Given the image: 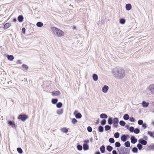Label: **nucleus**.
Segmentation results:
<instances>
[{
    "label": "nucleus",
    "mask_w": 154,
    "mask_h": 154,
    "mask_svg": "<svg viewBox=\"0 0 154 154\" xmlns=\"http://www.w3.org/2000/svg\"><path fill=\"white\" fill-rule=\"evenodd\" d=\"M137 146L140 150L143 147V146L140 143L138 144L137 145Z\"/></svg>",
    "instance_id": "39"
},
{
    "label": "nucleus",
    "mask_w": 154,
    "mask_h": 154,
    "mask_svg": "<svg viewBox=\"0 0 154 154\" xmlns=\"http://www.w3.org/2000/svg\"><path fill=\"white\" fill-rule=\"evenodd\" d=\"M119 154H129L130 149L125 147L122 146L120 148L119 150L118 149Z\"/></svg>",
    "instance_id": "3"
},
{
    "label": "nucleus",
    "mask_w": 154,
    "mask_h": 154,
    "mask_svg": "<svg viewBox=\"0 0 154 154\" xmlns=\"http://www.w3.org/2000/svg\"><path fill=\"white\" fill-rule=\"evenodd\" d=\"M60 130L63 132L65 133H67L68 131V130L65 128H61L60 129Z\"/></svg>",
    "instance_id": "19"
},
{
    "label": "nucleus",
    "mask_w": 154,
    "mask_h": 154,
    "mask_svg": "<svg viewBox=\"0 0 154 154\" xmlns=\"http://www.w3.org/2000/svg\"><path fill=\"white\" fill-rule=\"evenodd\" d=\"M17 151L20 154H21L23 152V151L21 148H18L17 149Z\"/></svg>",
    "instance_id": "44"
},
{
    "label": "nucleus",
    "mask_w": 154,
    "mask_h": 154,
    "mask_svg": "<svg viewBox=\"0 0 154 154\" xmlns=\"http://www.w3.org/2000/svg\"><path fill=\"white\" fill-rule=\"evenodd\" d=\"M52 30L54 34L58 37H62L64 35V33L63 31L57 28L53 27Z\"/></svg>",
    "instance_id": "2"
},
{
    "label": "nucleus",
    "mask_w": 154,
    "mask_h": 154,
    "mask_svg": "<svg viewBox=\"0 0 154 154\" xmlns=\"http://www.w3.org/2000/svg\"><path fill=\"white\" fill-rule=\"evenodd\" d=\"M149 104V103H146L145 101H143L142 103V106L143 107L146 108L148 106Z\"/></svg>",
    "instance_id": "11"
},
{
    "label": "nucleus",
    "mask_w": 154,
    "mask_h": 154,
    "mask_svg": "<svg viewBox=\"0 0 154 154\" xmlns=\"http://www.w3.org/2000/svg\"><path fill=\"white\" fill-rule=\"evenodd\" d=\"M108 123L109 124L111 125L112 123V118L109 117L108 119Z\"/></svg>",
    "instance_id": "30"
},
{
    "label": "nucleus",
    "mask_w": 154,
    "mask_h": 154,
    "mask_svg": "<svg viewBox=\"0 0 154 154\" xmlns=\"http://www.w3.org/2000/svg\"><path fill=\"white\" fill-rule=\"evenodd\" d=\"M76 28V27L75 26H74L73 27V29H75Z\"/></svg>",
    "instance_id": "62"
},
{
    "label": "nucleus",
    "mask_w": 154,
    "mask_h": 154,
    "mask_svg": "<svg viewBox=\"0 0 154 154\" xmlns=\"http://www.w3.org/2000/svg\"><path fill=\"white\" fill-rule=\"evenodd\" d=\"M134 128L132 126L129 129V131L131 132H134Z\"/></svg>",
    "instance_id": "49"
},
{
    "label": "nucleus",
    "mask_w": 154,
    "mask_h": 154,
    "mask_svg": "<svg viewBox=\"0 0 154 154\" xmlns=\"http://www.w3.org/2000/svg\"><path fill=\"white\" fill-rule=\"evenodd\" d=\"M22 67L24 68L25 70H27L28 69V66L26 65L23 64L22 65Z\"/></svg>",
    "instance_id": "42"
},
{
    "label": "nucleus",
    "mask_w": 154,
    "mask_h": 154,
    "mask_svg": "<svg viewBox=\"0 0 154 154\" xmlns=\"http://www.w3.org/2000/svg\"><path fill=\"white\" fill-rule=\"evenodd\" d=\"M11 26V23H6L4 26V28L5 29H6L9 28Z\"/></svg>",
    "instance_id": "16"
},
{
    "label": "nucleus",
    "mask_w": 154,
    "mask_h": 154,
    "mask_svg": "<svg viewBox=\"0 0 154 154\" xmlns=\"http://www.w3.org/2000/svg\"><path fill=\"white\" fill-rule=\"evenodd\" d=\"M112 72L114 76L118 79H122L125 75L124 70L120 68L114 69L112 71Z\"/></svg>",
    "instance_id": "1"
},
{
    "label": "nucleus",
    "mask_w": 154,
    "mask_h": 154,
    "mask_svg": "<svg viewBox=\"0 0 154 154\" xmlns=\"http://www.w3.org/2000/svg\"><path fill=\"white\" fill-rule=\"evenodd\" d=\"M146 91L154 95V84H151L148 86L146 88Z\"/></svg>",
    "instance_id": "4"
},
{
    "label": "nucleus",
    "mask_w": 154,
    "mask_h": 154,
    "mask_svg": "<svg viewBox=\"0 0 154 154\" xmlns=\"http://www.w3.org/2000/svg\"><path fill=\"white\" fill-rule=\"evenodd\" d=\"M112 154H117L116 151L115 150H113L112 151Z\"/></svg>",
    "instance_id": "54"
},
{
    "label": "nucleus",
    "mask_w": 154,
    "mask_h": 154,
    "mask_svg": "<svg viewBox=\"0 0 154 154\" xmlns=\"http://www.w3.org/2000/svg\"><path fill=\"white\" fill-rule=\"evenodd\" d=\"M106 121L105 119H103L101 122V124L102 125H104L106 124Z\"/></svg>",
    "instance_id": "45"
},
{
    "label": "nucleus",
    "mask_w": 154,
    "mask_h": 154,
    "mask_svg": "<svg viewBox=\"0 0 154 154\" xmlns=\"http://www.w3.org/2000/svg\"><path fill=\"white\" fill-rule=\"evenodd\" d=\"M77 112L78 111L77 110L75 111L74 112V114L75 115L76 114V113H77Z\"/></svg>",
    "instance_id": "57"
},
{
    "label": "nucleus",
    "mask_w": 154,
    "mask_h": 154,
    "mask_svg": "<svg viewBox=\"0 0 154 154\" xmlns=\"http://www.w3.org/2000/svg\"><path fill=\"white\" fill-rule=\"evenodd\" d=\"M127 136L125 135H123L121 137V140L123 142H125L127 140Z\"/></svg>",
    "instance_id": "12"
},
{
    "label": "nucleus",
    "mask_w": 154,
    "mask_h": 154,
    "mask_svg": "<svg viewBox=\"0 0 154 154\" xmlns=\"http://www.w3.org/2000/svg\"><path fill=\"white\" fill-rule=\"evenodd\" d=\"M140 131L138 128L135 129L134 131V132L136 134H138L139 133Z\"/></svg>",
    "instance_id": "40"
},
{
    "label": "nucleus",
    "mask_w": 154,
    "mask_h": 154,
    "mask_svg": "<svg viewBox=\"0 0 154 154\" xmlns=\"http://www.w3.org/2000/svg\"><path fill=\"white\" fill-rule=\"evenodd\" d=\"M100 150L102 153H104L105 152V147L104 145L102 146L100 148Z\"/></svg>",
    "instance_id": "13"
},
{
    "label": "nucleus",
    "mask_w": 154,
    "mask_h": 154,
    "mask_svg": "<svg viewBox=\"0 0 154 154\" xmlns=\"http://www.w3.org/2000/svg\"><path fill=\"white\" fill-rule=\"evenodd\" d=\"M129 120L130 122H134L135 121L133 117H131L129 119Z\"/></svg>",
    "instance_id": "51"
},
{
    "label": "nucleus",
    "mask_w": 154,
    "mask_h": 154,
    "mask_svg": "<svg viewBox=\"0 0 154 154\" xmlns=\"http://www.w3.org/2000/svg\"><path fill=\"white\" fill-rule=\"evenodd\" d=\"M109 87L107 85H104L102 88V91L103 92L106 93L108 90Z\"/></svg>",
    "instance_id": "9"
},
{
    "label": "nucleus",
    "mask_w": 154,
    "mask_h": 154,
    "mask_svg": "<svg viewBox=\"0 0 154 154\" xmlns=\"http://www.w3.org/2000/svg\"><path fill=\"white\" fill-rule=\"evenodd\" d=\"M138 123L139 125H142L143 123V122L142 120H139L138 122Z\"/></svg>",
    "instance_id": "50"
},
{
    "label": "nucleus",
    "mask_w": 154,
    "mask_h": 154,
    "mask_svg": "<svg viewBox=\"0 0 154 154\" xmlns=\"http://www.w3.org/2000/svg\"><path fill=\"white\" fill-rule=\"evenodd\" d=\"M125 8L127 11H129L132 8V6L131 4H128L125 5Z\"/></svg>",
    "instance_id": "10"
},
{
    "label": "nucleus",
    "mask_w": 154,
    "mask_h": 154,
    "mask_svg": "<svg viewBox=\"0 0 154 154\" xmlns=\"http://www.w3.org/2000/svg\"><path fill=\"white\" fill-rule=\"evenodd\" d=\"M8 59L9 60H12L14 59V57L12 55H8Z\"/></svg>",
    "instance_id": "31"
},
{
    "label": "nucleus",
    "mask_w": 154,
    "mask_h": 154,
    "mask_svg": "<svg viewBox=\"0 0 154 154\" xmlns=\"http://www.w3.org/2000/svg\"><path fill=\"white\" fill-rule=\"evenodd\" d=\"M109 141L110 143H114L115 140L113 138H111L109 139Z\"/></svg>",
    "instance_id": "43"
},
{
    "label": "nucleus",
    "mask_w": 154,
    "mask_h": 154,
    "mask_svg": "<svg viewBox=\"0 0 154 154\" xmlns=\"http://www.w3.org/2000/svg\"><path fill=\"white\" fill-rule=\"evenodd\" d=\"M58 99H53L52 100L51 102L53 104H56L58 101Z\"/></svg>",
    "instance_id": "29"
},
{
    "label": "nucleus",
    "mask_w": 154,
    "mask_h": 154,
    "mask_svg": "<svg viewBox=\"0 0 154 154\" xmlns=\"http://www.w3.org/2000/svg\"><path fill=\"white\" fill-rule=\"evenodd\" d=\"M106 150L109 152H111L113 149V148L110 146L108 145L106 146Z\"/></svg>",
    "instance_id": "18"
},
{
    "label": "nucleus",
    "mask_w": 154,
    "mask_h": 154,
    "mask_svg": "<svg viewBox=\"0 0 154 154\" xmlns=\"http://www.w3.org/2000/svg\"><path fill=\"white\" fill-rule=\"evenodd\" d=\"M77 148L78 150H80V151L82 150V146H81L79 145L77 146Z\"/></svg>",
    "instance_id": "48"
},
{
    "label": "nucleus",
    "mask_w": 154,
    "mask_h": 154,
    "mask_svg": "<svg viewBox=\"0 0 154 154\" xmlns=\"http://www.w3.org/2000/svg\"><path fill=\"white\" fill-rule=\"evenodd\" d=\"M153 105H154V102L153 103Z\"/></svg>",
    "instance_id": "64"
},
{
    "label": "nucleus",
    "mask_w": 154,
    "mask_h": 154,
    "mask_svg": "<svg viewBox=\"0 0 154 154\" xmlns=\"http://www.w3.org/2000/svg\"><path fill=\"white\" fill-rule=\"evenodd\" d=\"M89 140H85L84 141V142L85 143H88L89 142Z\"/></svg>",
    "instance_id": "55"
},
{
    "label": "nucleus",
    "mask_w": 154,
    "mask_h": 154,
    "mask_svg": "<svg viewBox=\"0 0 154 154\" xmlns=\"http://www.w3.org/2000/svg\"><path fill=\"white\" fill-rule=\"evenodd\" d=\"M75 117L76 119H80L82 117V116L81 113H76L75 115Z\"/></svg>",
    "instance_id": "20"
},
{
    "label": "nucleus",
    "mask_w": 154,
    "mask_h": 154,
    "mask_svg": "<svg viewBox=\"0 0 154 154\" xmlns=\"http://www.w3.org/2000/svg\"><path fill=\"white\" fill-rule=\"evenodd\" d=\"M142 125V127L144 128V129H145L146 127V123H144Z\"/></svg>",
    "instance_id": "53"
},
{
    "label": "nucleus",
    "mask_w": 154,
    "mask_h": 154,
    "mask_svg": "<svg viewBox=\"0 0 154 154\" xmlns=\"http://www.w3.org/2000/svg\"><path fill=\"white\" fill-rule=\"evenodd\" d=\"M93 78L94 80L95 81H97L98 80V76L96 74H93Z\"/></svg>",
    "instance_id": "21"
},
{
    "label": "nucleus",
    "mask_w": 154,
    "mask_h": 154,
    "mask_svg": "<svg viewBox=\"0 0 154 154\" xmlns=\"http://www.w3.org/2000/svg\"><path fill=\"white\" fill-rule=\"evenodd\" d=\"M132 151L133 152L137 153L138 151V149L136 147H134L133 148Z\"/></svg>",
    "instance_id": "37"
},
{
    "label": "nucleus",
    "mask_w": 154,
    "mask_h": 154,
    "mask_svg": "<svg viewBox=\"0 0 154 154\" xmlns=\"http://www.w3.org/2000/svg\"><path fill=\"white\" fill-rule=\"evenodd\" d=\"M87 130L89 132H92V128H91V127L90 126H88V127H87Z\"/></svg>",
    "instance_id": "46"
},
{
    "label": "nucleus",
    "mask_w": 154,
    "mask_h": 154,
    "mask_svg": "<svg viewBox=\"0 0 154 154\" xmlns=\"http://www.w3.org/2000/svg\"><path fill=\"white\" fill-rule=\"evenodd\" d=\"M152 124L154 126V122H152Z\"/></svg>",
    "instance_id": "63"
},
{
    "label": "nucleus",
    "mask_w": 154,
    "mask_h": 154,
    "mask_svg": "<svg viewBox=\"0 0 154 154\" xmlns=\"http://www.w3.org/2000/svg\"><path fill=\"white\" fill-rule=\"evenodd\" d=\"M115 145L116 147H118L121 146V144L119 142H116Z\"/></svg>",
    "instance_id": "41"
},
{
    "label": "nucleus",
    "mask_w": 154,
    "mask_h": 154,
    "mask_svg": "<svg viewBox=\"0 0 154 154\" xmlns=\"http://www.w3.org/2000/svg\"><path fill=\"white\" fill-rule=\"evenodd\" d=\"M95 154H100V152L99 151H97V152Z\"/></svg>",
    "instance_id": "58"
},
{
    "label": "nucleus",
    "mask_w": 154,
    "mask_h": 154,
    "mask_svg": "<svg viewBox=\"0 0 154 154\" xmlns=\"http://www.w3.org/2000/svg\"><path fill=\"white\" fill-rule=\"evenodd\" d=\"M43 25V24L40 22H38L36 23V26L39 27H42Z\"/></svg>",
    "instance_id": "25"
},
{
    "label": "nucleus",
    "mask_w": 154,
    "mask_h": 154,
    "mask_svg": "<svg viewBox=\"0 0 154 154\" xmlns=\"http://www.w3.org/2000/svg\"><path fill=\"white\" fill-rule=\"evenodd\" d=\"M151 147L152 148H154V144L151 146Z\"/></svg>",
    "instance_id": "61"
},
{
    "label": "nucleus",
    "mask_w": 154,
    "mask_h": 154,
    "mask_svg": "<svg viewBox=\"0 0 154 154\" xmlns=\"http://www.w3.org/2000/svg\"><path fill=\"white\" fill-rule=\"evenodd\" d=\"M100 118L102 119H107L108 117L104 113H102L100 115Z\"/></svg>",
    "instance_id": "17"
},
{
    "label": "nucleus",
    "mask_w": 154,
    "mask_h": 154,
    "mask_svg": "<svg viewBox=\"0 0 154 154\" xmlns=\"http://www.w3.org/2000/svg\"><path fill=\"white\" fill-rule=\"evenodd\" d=\"M63 109H61L58 110L57 111V112L58 114L60 115L63 113Z\"/></svg>",
    "instance_id": "27"
},
{
    "label": "nucleus",
    "mask_w": 154,
    "mask_h": 154,
    "mask_svg": "<svg viewBox=\"0 0 154 154\" xmlns=\"http://www.w3.org/2000/svg\"><path fill=\"white\" fill-rule=\"evenodd\" d=\"M129 116L128 114H125L123 116V118L125 120H128L129 119Z\"/></svg>",
    "instance_id": "28"
},
{
    "label": "nucleus",
    "mask_w": 154,
    "mask_h": 154,
    "mask_svg": "<svg viewBox=\"0 0 154 154\" xmlns=\"http://www.w3.org/2000/svg\"><path fill=\"white\" fill-rule=\"evenodd\" d=\"M17 19L19 22H21L23 20V17L22 15H20L18 17Z\"/></svg>",
    "instance_id": "14"
},
{
    "label": "nucleus",
    "mask_w": 154,
    "mask_h": 154,
    "mask_svg": "<svg viewBox=\"0 0 154 154\" xmlns=\"http://www.w3.org/2000/svg\"><path fill=\"white\" fill-rule=\"evenodd\" d=\"M119 124L121 126H124L125 125L126 123L125 122L123 121H120L119 122Z\"/></svg>",
    "instance_id": "38"
},
{
    "label": "nucleus",
    "mask_w": 154,
    "mask_h": 154,
    "mask_svg": "<svg viewBox=\"0 0 154 154\" xmlns=\"http://www.w3.org/2000/svg\"><path fill=\"white\" fill-rule=\"evenodd\" d=\"M131 142L132 143L134 144L136 143L137 141V139L135 138L134 136H131Z\"/></svg>",
    "instance_id": "8"
},
{
    "label": "nucleus",
    "mask_w": 154,
    "mask_h": 154,
    "mask_svg": "<svg viewBox=\"0 0 154 154\" xmlns=\"http://www.w3.org/2000/svg\"><path fill=\"white\" fill-rule=\"evenodd\" d=\"M148 135H149L150 137L154 138V132H152L151 131H148Z\"/></svg>",
    "instance_id": "23"
},
{
    "label": "nucleus",
    "mask_w": 154,
    "mask_h": 154,
    "mask_svg": "<svg viewBox=\"0 0 154 154\" xmlns=\"http://www.w3.org/2000/svg\"><path fill=\"white\" fill-rule=\"evenodd\" d=\"M13 22H15L17 21V20H16V19L15 18H14L13 19Z\"/></svg>",
    "instance_id": "56"
},
{
    "label": "nucleus",
    "mask_w": 154,
    "mask_h": 154,
    "mask_svg": "<svg viewBox=\"0 0 154 154\" xmlns=\"http://www.w3.org/2000/svg\"><path fill=\"white\" fill-rule=\"evenodd\" d=\"M83 148L84 150H86L88 149V146L86 144H84L83 145Z\"/></svg>",
    "instance_id": "22"
},
{
    "label": "nucleus",
    "mask_w": 154,
    "mask_h": 154,
    "mask_svg": "<svg viewBox=\"0 0 154 154\" xmlns=\"http://www.w3.org/2000/svg\"><path fill=\"white\" fill-rule=\"evenodd\" d=\"M27 118V116L25 115H20L18 117V119H20L23 121H24Z\"/></svg>",
    "instance_id": "5"
},
{
    "label": "nucleus",
    "mask_w": 154,
    "mask_h": 154,
    "mask_svg": "<svg viewBox=\"0 0 154 154\" xmlns=\"http://www.w3.org/2000/svg\"><path fill=\"white\" fill-rule=\"evenodd\" d=\"M114 137L116 138H118L119 137V134L118 132L116 133L114 135Z\"/></svg>",
    "instance_id": "35"
},
{
    "label": "nucleus",
    "mask_w": 154,
    "mask_h": 154,
    "mask_svg": "<svg viewBox=\"0 0 154 154\" xmlns=\"http://www.w3.org/2000/svg\"><path fill=\"white\" fill-rule=\"evenodd\" d=\"M62 106V104L61 102L58 103L56 105V106L58 108H60Z\"/></svg>",
    "instance_id": "32"
},
{
    "label": "nucleus",
    "mask_w": 154,
    "mask_h": 154,
    "mask_svg": "<svg viewBox=\"0 0 154 154\" xmlns=\"http://www.w3.org/2000/svg\"><path fill=\"white\" fill-rule=\"evenodd\" d=\"M8 124L12 126L13 127H15V124L14 122L11 121H8Z\"/></svg>",
    "instance_id": "26"
},
{
    "label": "nucleus",
    "mask_w": 154,
    "mask_h": 154,
    "mask_svg": "<svg viewBox=\"0 0 154 154\" xmlns=\"http://www.w3.org/2000/svg\"><path fill=\"white\" fill-rule=\"evenodd\" d=\"M26 31V29L24 28H23L22 29V32L23 33L25 34Z\"/></svg>",
    "instance_id": "52"
},
{
    "label": "nucleus",
    "mask_w": 154,
    "mask_h": 154,
    "mask_svg": "<svg viewBox=\"0 0 154 154\" xmlns=\"http://www.w3.org/2000/svg\"><path fill=\"white\" fill-rule=\"evenodd\" d=\"M17 63H18L21 64V61L20 60H18L17 61Z\"/></svg>",
    "instance_id": "59"
},
{
    "label": "nucleus",
    "mask_w": 154,
    "mask_h": 154,
    "mask_svg": "<svg viewBox=\"0 0 154 154\" xmlns=\"http://www.w3.org/2000/svg\"><path fill=\"white\" fill-rule=\"evenodd\" d=\"M60 94V92L59 91L52 92V95L53 96H58Z\"/></svg>",
    "instance_id": "15"
},
{
    "label": "nucleus",
    "mask_w": 154,
    "mask_h": 154,
    "mask_svg": "<svg viewBox=\"0 0 154 154\" xmlns=\"http://www.w3.org/2000/svg\"><path fill=\"white\" fill-rule=\"evenodd\" d=\"M125 22V20L124 19H121L119 20V22L122 24H124Z\"/></svg>",
    "instance_id": "36"
},
{
    "label": "nucleus",
    "mask_w": 154,
    "mask_h": 154,
    "mask_svg": "<svg viewBox=\"0 0 154 154\" xmlns=\"http://www.w3.org/2000/svg\"><path fill=\"white\" fill-rule=\"evenodd\" d=\"M90 141L92 143V142H93V139H92V138H91L90 139Z\"/></svg>",
    "instance_id": "60"
},
{
    "label": "nucleus",
    "mask_w": 154,
    "mask_h": 154,
    "mask_svg": "<svg viewBox=\"0 0 154 154\" xmlns=\"http://www.w3.org/2000/svg\"><path fill=\"white\" fill-rule=\"evenodd\" d=\"M125 146L127 147H129L130 146V143L129 141H127L124 143Z\"/></svg>",
    "instance_id": "33"
},
{
    "label": "nucleus",
    "mask_w": 154,
    "mask_h": 154,
    "mask_svg": "<svg viewBox=\"0 0 154 154\" xmlns=\"http://www.w3.org/2000/svg\"><path fill=\"white\" fill-rule=\"evenodd\" d=\"M113 126L114 127L117 128L118 126L119 120L117 118H114L113 120Z\"/></svg>",
    "instance_id": "6"
},
{
    "label": "nucleus",
    "mask_w": 154,
    "mask_h": 154,
    "mask_svg": "<svg viewBox=\"0 0 154 154\" xmlns=\"http://www.w3.org/2000/svg\"><path fill=\"white\" fill-rule=\"evenodd\" d=\"M140 144L145 145L147 144V142L146 140H144L143 139H140L138 140Z\"/></svg>",
    "instance_id": "7"
},
{
    "label": "nucleus",
    "mask_w": 154,
    "mask_h": 154,
    "mask_svg": "<svg viewBox=\"0 0 154 154\" xmlns=\"http://www.w3.org/2000/svg\"><path fill=\"white\" fill-rule=\"evenodd\" d=\"M77 122V120L75 118H73L72 119V122L73 124H75Z\"/></svg>",
    "instance_id": "47"
},
{
    "label": "nucleus",
    "mask_w": 154,
    "mask_h": 154,
    "mask_svg": "<svg viewBox=\"0 0 154 154\" xmlns=\"http://www.w3.org/2000/svg\"><path fill=\"white\" fill-rule=\"evenodd\" d=\"M105 131H108L111 129V127L109 125H106L105 127Z\"/></svg>",
    "instance_id": "34"
},
{
    "label": "nucleus",
    "mask_w": 154,
    "mask_h": 154,
    "mask_svg": "<svg viewBox=\"0 0 154 154\" xmlns=\"http://www.w3.org/2000/svg\"><path fill=\"white\" fill-rule=\"evenodd\" d=\"M98 131L100 132H102L103 131V128L101 126H100L98 127Z\"/></svg>",
    "instance_id": "24"
}]
</instances>
